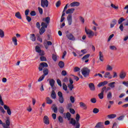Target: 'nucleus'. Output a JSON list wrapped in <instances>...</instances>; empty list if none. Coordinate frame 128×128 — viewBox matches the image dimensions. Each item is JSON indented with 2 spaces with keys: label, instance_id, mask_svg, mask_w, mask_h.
Instances as JSON below:
<instances>
[{
  "label": "nucleus",
  "instance_id": "nucleus-10",
  "mask_svg": "<svg viewBox=\"0 0 128 128\" xmlns=\"http://www.w3.org/2000/svg\"><path fill=\"white\" fill-rule=\"evenodd\" d=\"M6 124L3 123L2 124V126L4 128H10V121L9 119H8L6 120Z\"/></svg>",
  "mask_w": 128,
  "mask_h": 128
},
{
  "label": "nucleus",
  "instance_id": "nucleus-38",
  "mask_svg": "<svg viewBox=\"0 0 128 128\" xmlns=\"http://www.w3.org/2000/svg\"><path fill=\"white\" fill-rule=\"evenodd\" d=\"M110 49L111 50H117L118 48L114 46H110Z\"/></svg>",
  "mask_w": 128,
  "mask_h": 128
},
{
  "label": "nucleus",
  "instance_id": "nucleus-55",
  "mask_svg": "<svg viewBox=\"0 0 128 128\" xmlns=\"http://www.w3.org/2000/svg\"><path fill=\"white\" fill-rule=\"evenodd\" d=\"M74 70L75 72H80V68H78V67H75L74 68Z\"/></svg>",
  "mask_w": 128,
  "mask_h": 128
},
{
  "label": "nucleus",
  "instance_id": "nucleus-11",
  "mask_svg": "<svg viewBox=\"0 0 128 128\" xmlns=\"http://www.w3.org/2000/svg\"><path fill=\"white\" fill-rule=\"evenodd\" d=\"M43 122L45 124H50V118H48V116H44L43 118Z\"/></svg>",
  "mask_w": 128,
  "mask_h": 128
},
{
  "label": "nucleus",
  "instance_id": "nucleus-60",
  "mask_svg": "<svg viewBox=\"0 0 128 128\" xmlns=\"http://www.w3.org/2000/svg\"><path fill=\"white\" fill-rule=\"evenodd\" d=\"M38 10L40 14H42V12H43V11H42V8H41L40 7H38Z\"/></svg>",
  "mask_w": 128,
  "mask_h": 128
},
{
  "label": "nucleus",
  "instance_id": "nucleus-25",
  "mask_svg": "<svg viewBox=\"0 0 128 128\" xmlns=\"http://www.w3.org/2000/svg\"><path fill=\"white\" fill-rule=\"evenodd\" d=\"M36 35L34 34H30V40L32 42H36Z\"/></svg>",
  "mask_w": 128,
  "mask_h": 128
},
{
  "label": "nucleus",
  "instance_id": "nucleus-26",
  "mask_svg": "<svg viewBox=\"0 0 128 128\" xmlns=\"http://www.w3.org/2000/svg\"><path fill=\"white\" fill-rule=\"evenodd\" d=\"M112 66H110V64H107L106 66V70L107 72H112Z\"/></svg>",
  "mask_w": 128,
  "mask_h": 128
},
{
  "label": "nucleus",
  "instance_id": "nucleus-42",
  "mask_svg": "<svg viewBox=\"0 0 128 128\" xmlns=\"http://www.w3.org/2000/svg\"><path fill=\"white\" fill-rule=\"evenodd\" d=\"M124 20H126V19L124 18H120L118 20V24H120Z\"/></svg>",
  "mask_w": 128,
  "mask_h": 128
},
{
  "label": "nucleus",
  "instance_id": "nucleus-34",
  "mask_svg": "<svg viewBox=\"0 0 128 128\" xmlns=\"http://www.w3.org/2000/svg\"><path fill=\"white\" fill-rule=\"evenodd\" d=\"M4 37V32L2 30L0 29V38H2Z\"/></svg>",
  "mask_w": 128,
  "mask_h": 128
},
{
  "label": "nucleus",
  "instance_id": "nucleus-12",
  "mask_svg": "<svg viewBox=\"0 0 128 128\" xmlns=\"http://www.w3.org/2000/svg\"><path fill=\"white\" fill-rule=\"evenodd\" d=\"M66 38H68V40H76V38H74V36L72 34H68L66 36Z\"/></svg>",
  "mask_w": 128,
  "mask_h": 128
},
{
  "label": "nucleus",
  "instance_id": "nucleus-24",
  "mask_svg": "<svg viewBox=\"0 0 128 128\" xmlns=\"http://www.w3.org/2000/svg\"><path fill=\"white\" fill-rule=\"evenodd\" d=\"M116 24V19H114L110 24V26L111 28H114V26Z\"/></svg>",
  "mask_w": 128,
  "mask_h": 128
},
{
  "label": "nucleus",
  "instance_id": "nucleus-51",
  "mask_svg": "<svg viewBox=\"0 0 128 128\" xmlns=\"http://www.w3.org/2000/svg\"><path fill=\"white\" fill-rule=\"evenodd\" d=\"M114 34L110 35L108 38V42H110V40H112L114 38Z\"/></svg>",
  "mask_w": 128,
  "mask_h": 128
},
{
  "label": "nucleus",
  "instance_id": "nucleus-13",
  "mask_svg": "<svg viewBox=\"0 0 128 128\" xmlns=\"http://www.w3.org/2000/svg\"><path fill=\"white\" fill-rule=\"evenodd\" d=\"M104 76L105 78H108L109 80H112V76L110 75V72H106Z\"/></svg>",
  "mask_w": 128,
  "mask_h": 128
},
{
  "label": "nucleus",
  "instance_id": "nucleus-31",
  "mask_svg": "<svg viewBox=\"0 0 128 128\" xmlns=\"http://www.w3.org/2000/svg\"><path fill=\"white\" fill-rule=\"evenodd\" d=\"M44 74L42 76H48V68H44L43 70Z\"/></svg>",
  "mask_w": 128,
  "mask_h": 128
},
{
  "label": "nucleus",
  "instance_id": "nucleus-46",
  "mask_svg": "<svg viewBox=\"0 0 128 128\" xmlns=\"http://www.w3.org/2000/svg\"><path fill=\"white\" fill-rule=\"evenodd\" d=\"M98 96L100 100H102V98H104V93L100 92L98 94Z\"/></svg>",
  "mask_w": 128,
  "mask_h": 128
},
{
  "label": "nucleus",
  "instance_id": "nucleus-44",
  "mask_svg": "<svg viewBox=\"0 0 128 128\" xmlns=\"http://www.w3.org/2000/svg\"><path fill=\"white\" fill-rule=\"evenodd\" d=\"M52 58L54 62H56V60H58V57L56 56V55L53 54L52 55Z\"/></svg>",
  "mask_w": 128,
  "mask_h": 128
},
{
  "label": "nucleus",
  "instance_id": "nucleus-19",
  "mask_svg": "<svg viewBox=\"0 0 128 128\" xmlns=\"http://www.w3.org/2000/svg\"><path fill=\"white\" fill-rule=\"evenodd\" d=\"M74 10H75L74 8H68L66 11V14H74Z\"/></svg>",
  "mask_w": 128,
  "mask_h": 128
},
{
  "label": "nucleus",
  "instance_id": "nucleus-27",
  "mask_svg": "<svg viewBox=\"0 0 128 128\" xmlns=\"http://www.w3.org/2000/svg\"><path fill=\"white\" fill-rule=\"evenodd\" d=\"M12 42H14V46H18V39H16V37L14 36L12 38Z\"/></svg>",
  "mask_w": 128,
  "mask_h": 128
},
{
  "label": "nucleus",
  "instance_id": "nucleus-35",
  "mask_svg": "<svg viewBox=\"0 0 128 128\" xmlns=\"http://www.w3.org/2000/svg\"><path fill=\"white\" fill-rule=\"evenodd\" d=\"M90 54H87L83 56L82 58V60H88V58H90Z\"/></svg>",
  "mask_w": 128,
  "mask_h": 128
},
{
  "label": "nucleus",
  "instance_id": "nucleus-3",
  "mask_svg": "<svg viewBox=\"0 0 128 128\" xmlns=\"http://www.w3.org/2000/svg\"><path fill=\"white\" fill-rule=\"evenodd\" d=\"M41 26L42 28H39V32L40 34L42 35L43 34L44 32H46V28H48V24L44 22H42L41 24Z\"/></svg>",
  "mask_w": 128,
  "mask_h": 128
},
{
  "label": "nucleus",
  "instance_id": "nucleus-17",
  "mask_svg": "<svg viewBox=\"0 0 128 128\" xmlns=\"http://www.w3.org/2000/svg\"><path fill=\"white\" fill-rule=\"evenodd\" d=\"M126 76V72H122L120 74L119 77L121 80H124Z\"/></svg>",
  "mask_w": 128,
  "mask_h": 128
},
{
  "label": "nucleus",
  "instance_id": "nucleus-41",
  "mask_svg": "<svg viewBox=\"0 0 128 128\" xmlns=\"http://www.w3.org/2000/svg\"><path fill=\"white\" fill-rule=\"evenodd\" d=\"M79 20L80 22H82V24H84V17L80 16L79 17Z\"/></svg>",
  "mask_w": 128,
  "mask_h": 128
},
{
  "label": "nucleus",
  "instance_id": "nucleus-36",
  "mask_svg": "<svg viewBox=\"0 0 128 128\" xmlns=\"http://www.w3.org/2000/svg\"><path fill=\"white\" fill-rule=\"evenodd\" d=\"M58 66L60 68H62L64 66V63L62 61H60L58 63Z\"/></svg>",
  "mask_w": 128,
  "mask_h": 128
},
{
  "label": "nucleus",
  "instance_id": "nucleus-39",
  "mask_svg": "<svg viewBox=\"0 0 128 128\" xmlns=\"http://www.w3.org/2000/svg\"><path fill=\"white\" fill-rule=\"evenodd\" d=\"M62 88L65 92H66L68 90V86H66V83L62 84Z\"/></svg>",
  "mask_w": 128,
  "mask_h": 128
},
{
  "label": "nucleus",
  "instance_id": "nucleus-22",
  "mask_svg": "<svg viewBox=\"0 0 128 128\" xmlns=\"http://www.w3.org/2000/svg\"><path fill=\"white\" fill-rule=\"evenodd\" d=\"M108 81H104L103 82H100L98 84V88H100V86H106V84H108Z\"/></svg>",
  "mask_w": 128,
  "mask_h": 128
},
{
  "label": "nucleus",
  "instance_id": "nucleus-43",
  "mask_svg": "<svg viewBox=\"0 0 128 128\" xmlns=\"http://www.w3.org/2000/svg\"><path fill=\"white\" fill-rule=\"evenodd\" d=\"M35 49L36 52H38V53H39L42 50H40V47L38 46H36Z\"/></svg>",
  "mask_w": 128,
  "mask_h": 128
},
{
  "label": "nucleus",
  "instance_id": "nucleus-28",
  "mask_svg": "<svg viewBox=\"0 0 128 128\" xmlns=\"http://www.w3.org/2000/svg\"><path fill=\"white\" fill-rule=\"evenodd\" d=\"M51 98L54 100L56 98V92H54V90H52L51 93Z\"/></svg>",
  "mask_w": 128,
  "mask_h": 128
},
{
  "label": "nucleus",
  "instance_id": "nucleus-7",
  "mask_svg": "<svg viewBox=\"0 0 128 128\" xmlns=\"http://www.w3.org/2000/svg\"><path fill=\"white\" fill-rule=\"evenodd\" d=\"M41 6L42 8H48V0H41Z\"/></svg>",
  "mask_w": 128,
  "mask_h": 128
},
{
  "label": "nucleus",
  "instance_id": "nucleus-20",
  "mask_svg": "<svg viewBox=\"0 0 128 128\" xmlns=\"http://www.w3.org/2000/svg\"><path fill=\"white\" fill-rule=\"evenodd\" d=\"M108 86L110 88H116V82H110L108 84Z\"/></svg>",
  "mask_w": 128,
  "mask_h": 128
},
{
  "label": "nucleus",
  "instance_id": "nucleus-33",
  "mask_svg": "<svg viewBox=\"0 0 128 128\" xmlns=\"http://www.w3.org/2000/svg\"><path fill=\"white\" fill-rule=\"evenodd\" d=\"M50 84L52 88H54V79L50 80Z\"/></svg>",
  "mask_w": 128,
  "mask_h": 128
},
{
  "label": "nucleus",
  "instance_id": "nucleus-57",
  "mask_svg": "<svg viewBox=\"0 0 128 128\" xmlns=\"http://www.w3.org/2000/svg\"><path fill=\"white\" fill-rule=\"evenodd\" d=\"M119 28L121 32H124V25L122 24H120L119 26Z\"/></svg>",
  "mask_w": 128,
  "mask_h": 128
},
{
  "label": "nucleus",
  "instance_id": "nucleus-50",
  "mask_svg": "<svg viewBox=\"0 0 128 128\" xmlns=\"http://www.w3.org/2000/svg\"><path fill=\"white\" fill-rule=\"evenodd\" d=\"M61 4L60 0L58 1L56 4V8H58L60 6Z\"/></svg>",
  "mask_w": 128,
  "mask_h": 128
},
{
  "label": "nucleus",
  "instance_id": "nucleus-53",
  "mask_svg": "<svg viewBox=\"0 0 128 128\" xmlns=\"http://www.w3.org/2000/svg\"><path fill=\"white\" fill-rule=\"evenodd\" d=\"M71 76H73L74 78V80H76V82H78L80 80V78L78 77L77 76H76L74 74L71 75Z\"/></svg>",
  "mask_w": 128,
  "mask_h": 128
},
{
  "label": "nucleus",
  "instance_id": "nucleus-23",
  "mask_svg": "<svg viewBox=\"0 0 128 128\" xmlns=\"http://www.w3.org/2000/svg\"><path fill=\"white\" fill-rule=\"evenodd\" d=\"M46 104H52V100L50 98V97H46Z\"/></svg>",
  "mask_w": 128,
  "mask_h": 128
},
{
  "label": "nucleus",
  "instance_id": "nucleus-62",
  "mask_svg": "<svg viewBox=\"0 0 128 128\" xmlns=\"http://www.w3.org/2000/svg\"><path fill=\"white\" fill-rule=\"evenodd\" d=\"M122 84L125 86H127V88H128V81H127V82L124 81L122 82Z\"/></svg>",
  "mask_w": 128,
  "mask_h": 128
},
{
  "label": "nucleus",
  "instance_id": "nucleus-29",
  "mask_svg": "<svg viewBox=\"0 0 128 128\" xmlns=\"http://www.w3.org/2000/svg\"><path fill=\"white\" fill-rule=\"evenodd\" d=\"M42 20H44V22H46V24H50V17H46L45 18H43Z\"/></svg>",
  "mask_w": 128,
  "mask_h": 128
},
{
  "label": "nucleus",
  "instance_id": "nucleus-9",
  "mask_svg": "<svg viewBox=\"0 0 128 128\" xmlns=\"http://www.w3.org/2000/svg\"><path fill=\"white\" fill-rule=\"evenodd\" d=\"M0 104H1V106H4V110H10V107L6 105H4V102L2 101V96L0 95Z\"/></svg>",
  "mask_w": 128,
  "mask_h": 128
},
{
  "label": "nucleus",
  "instance_id": "nucleus-47",
  "mask_svg": "<svg viewBox=\"0 0 128 128\" xmlns=\"http://www.w3.org/2000/svg\"><path fill=\"white\" fill-rule=\"evenodd\" d=\"M40 60L42 62H46V58L44 56H42L40 58Z\"/></svg>",
  "mask_w": 128,
  "mask_h": 128
},
{
  "label": "nucleus",
  "instance_id": "nucleus-2",
  "mask_svg": "<svg viewBox=\"0 0 128 128\" xmlns=\"http://www.w3.org/2000/svg\"><path fill=\"white\" fill-rule=\"evenodd\" d=\"M85 32L87 34L88 38H92L94 36H97L96 34H94V31L86 28H85Z\"/></svg>",
  "mask_w": 128,
  "mask_h": 128
},
{
  "label": "nucleus",
  "instance_id": "nucleus-30",
  "mask_svg": "<svg viewBox=\"0 0 128 128\" xmlns=\"http://www.w3.org/2000/svg\"><path fill=\"white\" fill-rule=\"evenodd\" d=\"M15 16L19 20H22V15H20V13L19 12L15 14Z\"/></svg>",
  "mask_w": 128,
  "mask_h": 128
},
{
  "label": "nucleus",
  "instance_id": "nucleus-59",
  "mask_svg": "<svg viewBox=\"0 0 128 128\" xmlns=\"http://www.w3.org/2000/svg\"><path fill=\"white\" fill-rule=\"evenodd\" d=\"M124 118V116H122L118 118V120H122Z\"/></svg>",
  "mask_w": 128,
  "mask_h": 128
},
{
  "label": "nucleus",
  "instance_id": "nucleus-58",
  "mask_svg": "<svg viewBox=\"0 0 128 128\" xmlns=\"http://www.w3.org/2000/svg\"><path fill=\"white\" fill-rule=\"evenodd\" d=\"M64 108L62 107H60L59 108V112H60V114H64Z\"/></svg>",
  "mask_w": 128,
  "mask_h": 128
},
{
  "label": "nucleus",
  "instance_id": "nucleus-32",
  "mask_svg": "<svg viewBox=\"0 0 128 128\" xmlns=\"http://www.w3.org/2000/svg\"><path fill=\"white\" fill-rule=\"evenodd\" d=\"M112 92H109L107 94V98L108 100H112Z\"/></svg>",
  "mask_w": 128,
  "mask_h": 128
},
{
  "label": "nucleus",
  "instance_id": "nucleus-1",
  "mask_svg": "<svg viewBox=\"0 0 128 128\" xmlns=\"http://www.w3.org/2000/svg\"><path fill=\"white\" fill-rule=\"evenodd\" d=\"M80 114H76V120L72 118L71 120H70V124H72V126H74L76 125L75 128H80Z\"/></svg>",
  "mask_w": 128,
  "mask_h": 128
},
{
  "label": "nucleus",
  "instance_id": "nucleus-6",
  "mask_svg": "<svg viewBox=\"0 0 128 128\" xmlns=\"http://www.w3.org/2000/svg\"><path fill=\"white\" fill-rule=\"evenodd\" d=\"M69 82L70 84H68V88L70 90H72L74 88V84H74V80H72V79L70 78H69Z\"/></svg>",
  "mask_w": 128,
  "mask_h": 128
},
{
  "label": "nucleus",
  "instance_id": "nucleus-21",
  "mask_svg": "<svg viewBox=\"0 0 128 128\" xmlns=\"http://www.w3.org/2000/svg\"><path fill=\"white\" fill-rule=\"evenodd\" d=\"M99 60H100V62H104V54H102V52H99Z\"/></svg>",
  "mask_w": 128,
  "mask_h": 128
},
{
  "label": "nucleus",
  "instance_id": "nucleus-49",
  "mask_svg": "<svg viewBox=\"0 0 128 128\" xmlns=\"http://www.w3.org/2000/svg\"><path fill=\"white\" fill-rule=\"evenodd\" d=\"M100 112V110L98 108H94L93 110V112L94 114H98Z\"/></svg>",
  "mask_w": 128,
  "mask_h": 128
},
{
  "label": "nucleus",
  "instance_id": "nucleus-54",
  "mask_svg": "<svg viewBox=\"0 0 128 128\" xmlns=\"http://www.w3.org/2000/svg\"><path fill=\"white\" fill-rule=\"evenodd\" d=\"M0 112H2L3 114H6V111L4 110V108L2 106H0Z\"/></svg>",
  "mask_w": 128,
  "mask_h": 128
},
{
  "label": "nucleus",
  "instance_id": "nucleus-16",
  "mask_svg": "<svg viewBox=\"0 0 128 128\" xmlns=\"http://www.w3.org/2000/svg\"><path fill=\"white\" fill-rule=\"evenodd\" d=\"M95 128H105L104 126V122H99L97 123L95 126Z\"/></svg>",
  "mask_w": 128,
  "mask_h": 128
},
{
  "label": "nucleus",
  "instance_id": "nucleus-15",
  "mask_svg": "<svg viewBox=\"0 0 128 128\" xmlns=\"http://www.w3.org/2000/svg\"><path fill=\"white\" fill-rule=\"evenodd\" d=\"M88 86L90 90H92V92H94V90H96V86H94V83L89 84Z\"/></svg>",
  "mask_w": 128,
  "mask_h": 128
},
{
  "label": "nucleus",
  "instance_id": "nucleus-37",
  "mask_svg": "<svg viewBox=\"0 0 128 128\" xmlns=\"http://www.w3.org/2000/svg\"><path fill=\"white\" fill-rule=\"evenodd\" d=\"M108 118H116V114H111L108 116Z\"/></svg>",
  "mask_w": 128,
  "mask_h": 128
},
{
  "label": "nucleus",
  "instance_id": "nucleus-14",
  "mask_svg": "<svg viewBox=\"0 0 128 128\" xmlns=\"http://www.w3.org/2000/svg\"><path fill=\"white\" fill-rule=\"evenodd\" d=\"M80 3L78 2H74L70 4L71 8H74V6H80Z\"/></svg>",
  "mask_w": 128,
  "mask_h": 128
},
{
  "label": "nucleus",
  "instance_id": "nucleus-45",
  "mask_svg": "<svg viewBox=\"0 0 128 128\" xmlns=\"http://www.w3.org/2000/svg\"><path fill=\"white\" fill-rule=\"evenodd\" d=\"M58 100L60 104H64V97H60L59 98Z\"/></svg>",
  "mask_w": 128,
  "mask_h": 128
},
{
  "label": "nucleus",
  "instance_id": "nucleus-5",
  "mask_svg": "<svg viewBox=\"0 0 128 128\" xmlns=\"http://www.w3.org/2000/svg\"><path fill=\"white\" fill-rule=\"evenodd\" d=\"M48 65L46 62H43L40 64V66L38 68V70L40 72H42V70H44V68H48Z\"/></svg>",
  "mask_w": 128,
  "mask_h": 128
},
{
  "label": "nucleus",
  "instance_id": "nucleus-8",
  "mask_svg": "<svg viewBox=\"0 0 128 128\" xmlns=\"http://www.w3.org/2000/svg\"><path fill=\"white\" fill-rule=\"evenodd\" d=\"M67 20L68 22V26H72V14H69L67 16Z\"/></svg>",
  "mask_w": 128,
  "mask_h": 128
},
{
  "label": "nucleus",
  "instance_id": "nucleus-48",
  "mask_svg": "<svg viewBox=\"0 0 128 128\" xmlns=\"http://www.w3.org/2000/svg\"><path fill=\"white\" fill-rule=\"evenodd\" d=\"M44 78V75H42L40 78L38 79V82H42Z\"/></svg>",
  "mask_w": 128,
  "mask_h": 128
},
{
  "label": "nucleus",
  "instance_id": "nucleus-52",
  "mask_svg": "<svg viewBox=\"0 0 128 128\" xmlns=\"http://www.w3.org/2000/svg\"><path fill=\"white\" fill-rule=\"evenodd\" d=\"M70 100L71 102H72V104H74V97L72 96H70Z\"/></svg>",
  "mask_w": 128,
  "mask_h": 128
},
{
  "label": "nucleus",
  "instance_id": "nucleus-18",
  "mask_svg": "<svg viewBox=\"0 0 128 128\" xmlns=\"http://www.w3.org/2000/svg\"><path fill=\"white\" fill-rule=\"evenodd\" d=\"M80 108H83V110H86L88 108V106H86V104L84 102H80Z\"/></svg>",
  "mask_w": 128,
  "mask_h": 128
},
{
  "label": "nucleus",
  "instance_id": "nucleus-61",
  "mask_svg": "<svg viewBox=\"0 0 128 128\" xmlns=\"http://www.w3.org/2000/svg\"><path fill=\"white\" fill-rule=\"evenodd\" d=\"M30 14L32 16H34L36 14V11H32L30 13Z\"/></svg>",
  "mask_w": 128,
  "mask_h": 128
},
{
  "label": "nucleus",
  "instance_id": "nucleus-64",
  "mask_svg": "<svg viewBox=\"0 0 128 128\" xmlns=\"http://www.w3.org/2000/svg\"><path fill=\"white\" fill-rule=\"evenodd\" d=\"M40 92H44V84H41V86L40 87Z\"/></svg>",
  "mask_w": 128,
  "mask_h": 128
},
{
  "label": "nucleus",
  "instance_id": "nucleus-63",
  "mask_svg": "<svg viewBox=\"0 0 128 128\" xmlns=\"http://www.w3.org/2000/svg\"><path fill=\"white\" fill-rule=\"evenodd\" d=\"M58 120L60 122H64V120L62 119V116H59Z\"/></svg>",
  "mask_w": 128,
  "mask_h": 128
},
{
  "label": "nucleus",
  "instance_id": "nucleus-4",
  "mask_svg": "<svg viewBox=\"0 0 128 128\" xmlns=\"http://www.w3.org/2000/svg\"><path fill=\"white\" fill-rule=\"evenodd\" d=\"M81 72L82 76H84V78H86V76H88L90 70V69L88 68L84 67L82 69Z\"/></svg>",
  "mask_w": 128,
  "mask_h": 128
},
{
  "label": "nucleus",
  "instance_id": "nucleus-56",
  "mask_svg": "<svg viewBox=\"0 0 128 128\" xmlns=\"http://www.w3.org/2000/svg\"><path fill=\"white\" fill-rule=\"evenodd\" d=\"M56 82L58 86H62V81H60V79H57Z\"/></svg>",
  "mask_w": 128,
  "mask_h": 128
},
{
  "label": "nucleus",
  "instance_id": "nucleus-40",
  "mask_svg": "<svg viewBox=\"0 0 128 128\" xmlns=\"http://www.w3.org/2000/svg\"><path fill=\"white\" fill-rule=\"evenodd\" d=\"M66 116L68 120H71L72 118H70V117L72 116V115L70 114V113L67 112Z\"/></svg>",
  "mask_w": 128,
  "mask_h": 128
}]
</instances>
